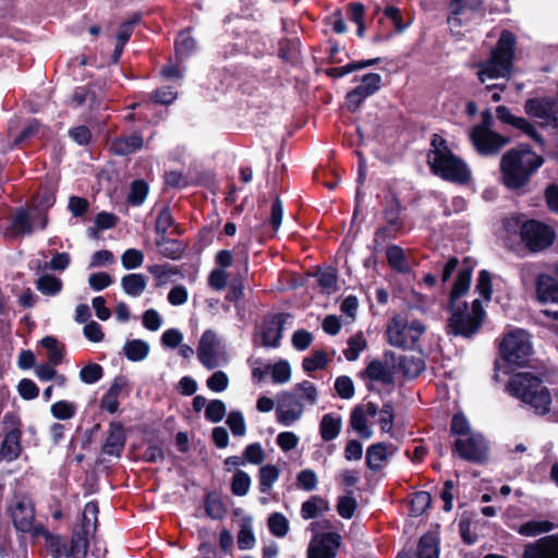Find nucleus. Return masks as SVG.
Masks as SVG:
<instances>
[{
  "mask_svg": "<svg viewBox=\"0 0 558 558\" xmlns=\"http://www.w3.org/2000/svg\"><path fill=\"white\" fill-rule=\"evenodd\" d=\"M543 162V157L527 146L512 148L502 156L500 161L502 182L511 190L520 189L530 181Z\"/></svg>",
  "mask_w": 558,
  "mask_h": 558,
  "instance_id": "1",
  "label": "nucleus"
},
{
  "mask_svg": "<svg viewBox=\"0 0 558 558\" xmlns=\"http://www.w3.org/2000/svg\"><path fill=\"white\" fill-rule=\"evenodd\" d=\"M427 162L433 173L444 180L463 184L471 178V171L466 163L456 156L447 147L445 140L438 135H434L432 140Z\"/></svg>",
  "mask_w": 558,
  "mask_h": 558,
  "instance_id": "2",
  "label": "nucleus"
},
{
  "mask_svg": "<svg viewBox=\"0 0 558 558\" xmlns=\"http://www.w3.org/2000/svg\"><path fill=\"white\" fill-rule=\"evenodd\" d=\"M508 392L521 401L523 408L541 416L549 388L530 373H519L507 385Z\"/></svg>",
  "mask_w": 558,
  "mask_h": 558,
  "instance_id": "3",
  "label": "nucleus"
},
{
  "mask_svg": "<svg viewBox=\"0 0 558 558\" xmlns=\"http://www.w3.org/2000/svg\"><path fill=\"white\" fill-rule=\"evenodd\" d=\"M515 40L510 32H502L490 58L482 63L477 73L478 80L485 83L487 78L507 77L512 69L513 47Z\"/></svg>",
  "mask_w": 558,
  "mask_h": 558,
  "instance_id": "4",
  "label": "nucleus"
},
{
  "mask_svg": "<svg viewBox=\"0 0 558 558\" xmlns=\"http://www.w3.org/2000/svg\"><path fill=\"white\" fill-rule=\"evenodd\" d=\"M506 228L509 232L519 230L522 242L532 252L548 247L554 240V231L536 220L522 221L519 217H513L507 220Z\"/></svg>",
  "mask_w": 558,
  "mask_h": 558,
  "instance_id": "5",
  "label": "nucleus"
},
{
  "mask_svg": "<svg viewBox=\"0 0 558 558\" xmlns=\"http://www.w3.org/2000/svg\"><path fill=\"white\" fill-rule=\"evenodd\" d=\"M502 359L513 366H524L533 353L531 336L523 329H512L505 333L500 342Z\"/></svg>",
  "mask_w": 558,
  "mask_h": 558,
  "instance_id": "6",
  "label": "nucleus"
},
{
  "mask_svg": "<svg viewBox=\"0 0 558 558\" xmlns=\"http://www.w3.org/2000/svg\"><path fill=\"white\" fill-rule=\"evenodd\" d=\"M425 330V325L420 320L398 316L387 327L388 342L397 348L410 349L420 340Z\"/></svg>",
  "mask_w": 558,
  "mask_h": 558,
  "instance_id": "7",
  "label": "nucleus"
},
{
  "mask_svg": "<svg viewBox=\"0 0 558 558\" xmlns=\"http://www.w3.org/2000/svg\"><path fill=\"white\" fill-rule=\"evenodd\" d=\"M450 310L451 317L449 318L448 328L453 335L470 337L478 330L484 319V311L480 300L473 301L471 312L468 311L466 303L450 307Z\"/></svg>",
  "mask_w": 558,
  "mask_h": 558,
  "instance_id": "8",
  "label": "nucleus"
},
{
  "mask_svg": "<svg viewBox=\"0 0 558 558\" xmlns=\"http://www.w3.org/2000/svg\"><path fill=\"white\" fill-rule=\"evenodd\" d=\"M199 362L208 369L228 362V355L219 336L211 329L203 332L197 347Z\"/></svg>",
  "mask_w": 558,
  "mask_h": 558,
  "instance_id": "9",
  "label": "nucleus"
},
{
  "mask_svg": "<svg viewBox=\"0 0 558 558\" xmlns=\"http://www.w3.org/2000/svg\"><path fill=\"white\" fill-rule=\"evenodd\" d=\"M482 3L483 0H451L447 19L450 32L460 35L461 28L472 21L474 14L481 10Z\"/></svg>",
  "mask_w": 558,
  "mask_h": 558,
  "instance_id": "10",
  "label": "nucleus"
},
{
  "mask_svg": "<svg viewBox=\"0 0 558 558\" xmlns=\"http://www.w3.org/2000/svg\"><path fill=\"white\" fill-rule=\"evenodd\" d=\"M304 413V403L291 390L282 391L277 396L276 418L282 426H292L301 420Z\"/></svg>",
  "mask_w": 558,
  "mask_h": 558,
  "instance_id": "11",
  "label": "nucleus"
},
{
  "mask_svg": "<svg viewBox=\"0 0 558 558\" xmlns=\"http://www.w3.org/2000/svg\"><path fill=\"white\" fill-rule=\"evenodd\" d=\"M44 229L47 226V216L39 208L20 209L12 217L10 233L13 236L29 235L36 227Z\"/></svg>",
  "mask_w": 558,
  "mask_h": 558,
  "instance_id": "12",
  "label": "nucleus"
},
{
  "mask_svg": "<svg viewBox=\"0 0 558 558\" xmlns=\"http://www.w3.org/2000/svg\"><path fill=\"white\" fill-rule=\"evenodd\" d=\"M454 451L464 460L481 462L487 457L488 446L483 435L475 432L459 437L454 441Z\"/></svg>",
  "mask_w": 558,
  "mask_h": 558,
  "instance_id": "13",
  "label": "nucleus"
},
{
  "mask_svg": "<svg viewBox=\"0 0 558 558\" xmlns=\"http://www.w3.org/2000/svg\"><path fill=\"white\" fill-rule=\"evenodd\" d=\"M5 436L1 446L0 454L7 460H13L21 452V424L13 414H5L3 417Z\"/></svg>",
  "mask_w": 558,
  "mask_h": 558,
  "instance_id": "14",
  "label": "nucleus"
},
{
  "mask_svg": "<svg viewBox=\"0 0 558 558\" xmlns=\"http://www.w3.org/2000/svg\"><path fill=\"white\" fill-rule=\"evenodd\" d=\"M15 527L21 532H31L34 526V507L32 500L24 495H17L9 508Z\"/></svg>",
  "mask_w": 558,
  "mask_h": 558,
  "instance_id": "15",
  "label": "nucleus"
},
{
  "mask_svg": "<svg viewBox=\"0 0 558 558\" xmlns=\"http://www.w3.org/2000/svg\"><path fill=\"white\" fill-rule=\"evenodd\" d=\"M524 110L526 114L542 120L544 125L558 126V108L554 100L548 98H532L526 100Z\"/></svg>",
  "mask_w": 558,
  "mask_h": 558,
  "instance_id": "16",
  "label": "nucleus"
},
{
  "mask_svg": "<svg viewBox=\"0 0 558 558\" xmlns=\"http://www.w3.org/2000/svg\"><path fill=\"white\" fill-rule=\"evenodd\" d=\"M470 136L476 150L482 155L496 154L509 143L508 137L495 131L472 129Z\"/></svg>",
  "mask_w": 558,
  "mask_h": 558,
  "instance_id": "17",
  "label": "nucleus"
},
{
  "mask_svg": "<svg viewBox=\"0 0 558 558\" xmlns=\"http://www.w3.org/2000/svg\"><path fill=\"white\" fill-rule=\"evenodd\" d=\"M340 536L336 533L316 535L310 542L307 558H336Z\"/></svg>",
  "mask_w": 558,
  "mask_h": 558,
  "instance_id": "18",
  "label": "nucleus"
},
{
  "mask_svg": "<svg viewBox=\"0 0 558 558\" xmlns=\"http://www.w3.org/2000/svg\"><path fill=\"white\" fill-rule=\"evenodd\" d=\"M377 415V405L373 402L356 405L350 417L351 427L364 439H369L373 436V429L368 424L369 417Z\"/></svg>",
  "mask_w": 558,
  "mask_h": 558,
  "instance_id": "19",
  "label": "nucleus"
},
{
  "mask_svg": "<svg viewBox=\"0 0 558 558\" xmlns=\"http://www.w3.org/2000/svg\"><path fill=\"white\" fill-rule=\"evenodd\" d=\"M523 558H558V534L525 545Z\"/></svg>",
  "mask_w": 558,
  "mask_h": 558,
  "instance_id": "20",
  "label": "nucleus"
},
{
  "mask_svg": "<svg viewBox=\"0 0 558 558\" xmlns=\"http://www.w3.org/2000/svg\"><path fill=\"white\" fill-rule=\"evenodd\" d=\"M288 315H276L266 320L262 327V339L265 347L276 348L280 343L282 336L283 324Z\"/></svg>",
  "mask_w": 558,
  "mask_h": 558,
  "instance_id": "21",
  "label": "nucleus"
},
{
  "mask_svg": "<svg viewBox=\"0 0 558 558\" xmlns=\"http://www.w3.org/2000/svg\"><path fill=\"white\" fill-rule=\"evenodd\" d=\"M472 271L469 268L460 269L450 292L449 305L450 307L461 306L463 302L459 299L468 293L471 284Z\"/></svg>",
  "mask_w": 558,
  "mask_h": 558,
  "instance_id": "22",
  "label": "nucleus"
},
{
  "mask_svg": "<svg viewBox=\"0 0 558 558\" xmlns=\"http://www.w3.org/2000/svg\"><path fill=\"white\" fill-rule=\"evenodd\" d=\"M537 296L542 302L558 303V279L549 275H541L536 284Z\"/></svg>",
  "mask_w": 558,
  "mask_h": 558,
  "instance_id": "23",
  "label": "nucleus"
},
{
  "mask_svg": "<svg viewBox=\"0 0 558 558\" xmlns=\"http://www.w3.org/2000/svg\"><path fill=\"white\" fill-rule=\"evenodd\" d=\"M342 428V420L340 415L328 413L325 414L319 423V434L325 441L336 439Z\"/></svg>",
  "mask_w": 558,
  "mask_h": 558,
  "instance_id": "24",
  "label": "nucleus"
},
{
  "mask_svg": "<svg viewBox=\"0 0 558 558\" xmlns=\"http://www.w3.org/2000/svg\"><path fill=\"white\" fill-rule=\"evenodd\" d=\"M72 102L74 106H87L92 111L100 108L102 102V95L95 88H80L73 97Z\"/></svg>",
  "mask_w": 558,
  "mask_h": 558,
  "instance_id": "25",
  "label": "nucleus"
},
{
  "mask_svg": "<svg viewBox=\"0 0 558 558\" xmlns=\"http://www.w3.org/2000/svg\"><path fill=\"white\" fill-rule=\"evenodd\" d=\"M124 444L125 436L123 428L120 425L111 424L108 437L104 445V452L119 457L124 448Z\"/></svg>",
  "mask_w": 558,
  "mask_h": 558,
  "instance_id": "26",
  "label": "nucleus"
},
{
  "mask_svg": "<svg viewBox=\"0 0 558 558\" xmlns=\"http://www.w3.org/2000/svg\"><path fill=\"white\" fill-rule=\"evenodd\" d=\"M143 146V138L138 134H132L124 137L116 138L111 145L110 149L120 156L130 155Z\"/></svg>",
  "mask_w": 558,
  "mask_h": 558,
  "instance_id": "27",
  "label": "nucleus"
},
{
  "mask_svg": "<svg viewBox=\"0 0 558 558\" xmlns=\"http://www.w3.org/2000/svg\"><path fill=\"white\" fill-rule=\"evenodd\" d=\"M391 452L388 447L383 442H377L368 447L366 451V464L373 471H378L383 468L384 463L388 460Z\"/></svg>",
  "mask_w": 558,
  "mask_h": 558,
  "instance_id": "28",
  "label": "nucleus"
},
{
  "mask_svg": "<svg viewBox=\"0 0 558 558\" xmlns=\"http://www.w3.org/2000/svg\"><path fill=\"white\" fill-rule=\"evenodd\" d=\"M125 386L122 378H116L107 393L102 397L100 407L109 413H114L119 409V397Z\"/></svg>",
  "mask_w": 558,
  "mask_h": 558,
  "instance_id": "29",
  "label": "nucleus"
},
{
  "mask_svg": "<svg viewBox=\"0 0 558 558\" xmlns=\"http://www.w3.org/2000/svg\"><path fill=\"white\" fill-rule=\"evenodd\" d=\"M121 286L128 295L138 298L145 291L147 282L142 274H129L122 277Z\"/></svg>",
  "mask_w": 558,
  "mask_h": 558,
  "instance_id": "30",
  "label": "nucleus"
},
{
  "mask_svg": "<svg viewBox=\"0 0 558 558\" xmlns=\"http://www.w3.org/2000/svg\"><path fill=\"white\" fill-rule=\"evenodd\" d=\"M279 476L280 470L276 465H263L258 472L259 492L262 494H269Z\"/></svg>",
  "mask_w": 558,
  "mask_h": 558,
  "instance_id": "31",
  "label": "nucleus"
},
{
  "mask_svg": "<svg viewBox=\"0 0 558 558\" xmlns=\"http://www.w3.org/2000/svg\"><path fill=\"white\" fill-rule=\"evenodd\" d=\"M123 351L128 360L140 362L147 357L149 345L144 340L134 339L125 342Z\"/></svg>",
  "mask_w": 558,
  "mask_h": 558,
  "instance_id": "32",
  "label": "nucleus"
},
{
  "mask_svg": "<svg viewBox=\"0 0 558 558\" xmlns=\"http://www.w3.org/2000/svg\"><path fill=\"white\" fill-rule=\"evenodd\" d=\"M328 509L326 501L319 496H312L302 504L301 515L304 520L318 517Z\"/></svg>",
  "mask_w": 558,
  "mask_h": 558,
  "instance_id": "33",
  "label": "nucleus"
},
{
  "mask_svg": "<svg viewBox=\"0 0 558 558\" xmlns=\"http://www.w3.org/2000/svg\"><path fill=\"white\" fill-rule=\"evenodd\" d=\"M156 244L160 254L171 259H178L183 252V247L180 242L171 240L165 234H161L160 238L157 239Z\"/></svg>",
  "mask_w": 558,
  "mask_h": 558,
  "instance_id": "34",
  "label": "nucleus"
},
{
  "mask_svg": "<svg viewBox=\"0 0 558 558\" xmlns=\"http://www.w3.org/2000/svg\"><path fill=\"white\" fill-rule=\"evenodd\" d=\"M291 391L294 392L304 404L308 403L311 405H314L317 402V389L315 385L308 380H304L300 384H296L295 386H293Z\"/></svg>",
  "mask_w": 558,
  "mask_h": 558,
  "instance_id": "35",
  "label": "nucleus"
},
{
  "mask_svg": "<svg viewBox=\"0 0 558 558\" xmlns=\"http://www.w3.org/2000/svg\"><path fill=\"white\" fill-rule=\"evenodd\" d=\"M148 270L154 276L157 288L167 284L169 281H171L173 276L179 274V269L169 264L154 265L150 266Z\"/></svg>",
  "mask_w": 558,
  "mask_h": 558,
  "instance_id": "36",
  "label": "nucleus"
},
{
  "mask_svg": "<svg viewBox=\"0 0 558 558\" xmlns=\"http://www.w3.org/2000/svg\"><path fill=\"white\" fill-rule=\"evenodd\" d=\"M252 485L251 476L243 470H236L231 481V492L233 495L243 497L247 495Z\"/></svg>",
  "mask_w": 558,
  "mask_h": 558,
  "instance_id": "37",
  "label": "nucleus"
},
{
  "mask_svg": "<svg viewBox=\"0 0 558 558\" xmlns=\"http://www.w3.org/2000/svg\"><path fill=\"white\" fill-rule=\"evenodd\" d=\"M555 525L549 521H529L518 527V533L523 536H537L554 530Z\"/></svg>",
  "mask_w": 558,
  "mask_h": 558,
  "instance_id": "38",
  "label": "nucleus"
},
{
  "mask_svg": "<svg viewBox=\"0 0 558 558\" xmlns=\"http://www.w3.org/2000/svg\"><path fill=\"white\" fill-rule=\"evenodd\" d=\"M439 548L436 537L432 534L423 535L418 543V558H438Z\"/></svg>",
  "mask_w": 558,
  "mask_h": 558,
  "instance_id": "39",
  "label": "nucleus"
},
{
  "mask_svg": "<svg viewBox=\"0 0 558 558\" xmlns=\"http://www.w3.org/2000/svg\"><path fill=\"white\" fill-rule=\"evenodd\" d=\"M268 529L276 537H284L290 529L287 517L280 512H274L268 517Z\"/></svg>",
  "mask_w": 558,
  "mask_h": 558,
  "instance_id": "40",
  "label": "nucleus"
},
{
  "mask_svg": "<svg viewBox=\"0 0 558 558\" xmlns=\"http://www.w3.org/2000/svg\"><path fill=\"white\" fill-rule=\"evenodd\" d=\"M315 278L319 287L327 294L332 293L337 289V276L333 268L319 269L315 274Z\"/></svg>",
  "mask_w": 558,
  "mask_h": 558,
  "instance_id": "41",
  "label": "nucleus"
},
{
  "mask_svg": "<svg viewBox=\"0 0 558 558\" xmlns=\"http://www.w3.org/2000/svg\"><path fill=\"white\" fill-rule=\"evenodd\" d=\"M399 366L405 376L414 378L423 371L424 362L420 356H403L400 359Z\"/></svg>",
  "mask_w": 558,
  "mask_h": 558,
  "instance_id": "42",
  "label": "nucleus"
},
{
  "mask_svg": "<svg viewBox=\"0 0 558 558\" xmlns=\"http://www.w3.org/2000/svg\"><path fill=\"white\" fill-rule=\"evenodd\" d=\"M98 506L94 501H89L85 505L83 511V526L82 531L85 534H93L97 525Z\"/></svg>",
  "mask_w": 558,
  "mask_h": 558,
  "instance_id": "43",
  "label": "nucleus"
},
{
  "mask_svg": "<svg viewBox=\"0 0 558 558\" xmlns=\"http://www.w3.org/2000/svg\"><path fill=\"white\" fill-rule=\"evenodd\" d=\"M379 61L378 58L369 59L366 61H357V62H351L347 65L339 66V68H332L327 71L328 75L335 78L342 77L353 71L361 70L367 66H371Z\"/></svg>",
  "mask_w": 558,
  "mask_h": 558,
  "instance_id": "44",
  "label": "nucleus"
},
{
  "mask_svg": "<svg viewBox=\"0 0 558 558\" xmlns=\"http://www.w3.org/2000/svg\"><path fill=\"white\" fill-rule=\"evenodd\" d=\"M542 417L558 423V388L550 389L547 393Z\"/></svg>",
  "mask_w": 558,
  "mask_h": 558,
  "instance_id": "45",
  "label": "nucleus"
},
{
  "mask_svg": "<svg viewBox=\"0 0 558 558\" xmlns=\"http://www.w3.org/2000/svg\"><path fill=\"white\" fill-rule=\"evenodd\" d=\"M37 289L47 295L57 294L62 288V281L51 275H44L36 282Z\"/></svg>",
  "mask_w": 558,
  "mask_h": 558,
  "instance_id": "46",
  "label": "nucleus"
},
{
  "mask_svg": "<svg viewBox=\"0 0 558 558\" xmlns=\"http://www.w3.org/2000/svg\"><path fill=\"white\" fill-rule=\"evenodd\" d=\"M43 347L48 351L47 357L51 364H59L63 359V347L59 344L56 338L45 337L41 340Z\"/></svg>",
  "mask_w": 558,
  "mask_h": 558,
  "instance_id": "47",
  "label": "nucleus"
},
{
  "mask_svg": "<svg viewBox=\"0 0 558 558\" xmlns=\"http://www.w3.org/2000/svg\"><path fill=\"white\" fill-rule=\"evenodd\" d=\"M365 374L372 380L383 383H388L390 380V373L388 368L378 360H374L367 365Z\"/></svg>",
  "mask_w": 558,
  "mask_h": 558,
  "instance_id": "48",
  "label": "nucleus"
},
{
  "mask_svg": "<svg viewBox=\"0 0 558 558\" xmlns=\"http://www.w3.org/2000/svg\"><path fill=\"white\" fill-rule=\"evenodd\" d=\"M365 348L366 340L361 333H357L349 339L348 349L343 353L348 361H355Z\"/></svg>",
  "mask_w": 558,
  "mask_h": 558,
  "instance_id": "49",
  "label": "nucleus"
},
{
  "mask_svg": "<svg viewBox=\"0 0 558 558\" xmlns=\"http://www.w3.org/2000/svg\"><path fill=\"white\" fill-rule=\"evenodd\" d=\"M90 534H85L83 531H78L73 535L70 548L71 556L74 558H83L87 554V537Z\"/></svg>",
  "mask_w": 558,
  "mask_h": 558,
  "instance_id": "50",
  "label": "nucleus"
},
{
  "mask_svg": "<svg viewBox=\"0 0 558 558\" xmlns=\"http://www.w3.org/2000/svg\"><path fill=\"white\" fill-rule=\"evenodd\" d=\"M148 193V185L143 180H136L131 185L128 201L131 205L138 206L144 203Z\"/></svg>",
  "mask_w": 558,
  "mask_h": 558,
  "instance_id": "51",
  "label": "nucleus"
},
{
  "mask_svg": "<svg viewBox=\"0 0 558 558\" xmlns=\"http://www.w3.org/2000/svg\"><path fill=\"white\" fill-rule=\"evenodd\" d=\"M328 362L327 354L322 350H317L311 356L305 357L302 365L306 372H313L326 367Z\"/></svg>",
  "mask_w": 558,
  "mask_h": 558,
  "instance_id": "52",
  "label": "nucleus"
},
{
  "mask_svg": "<svg viewBox=\"0 0 558 558\" xmlns=\"http://www.w3.org/2000/svg\"><path fill=\"white\" fill-rule=\"evenodd\" d=\"M196 48L195 39L187 33L183 32L175 41L177 54L181 58L190 56Z\"/></svg>",
  "mask_w": 558,
  "mask_h": 558,
  "instance_id": "53",
  "label": "nucleus"
},
{
  "mask_svg": "<svg viewBox=\"0 0 558 558\" xmlns=\"http://www.w3.org/2000/svg\"><path fill=\"white\" fill-rule=\"evenodd\" d=\"M265 450L259 442L250 444L243 451L244 462L259 465L265 460Z\"/></svg>",
  "mask_w": 558,
  "mask_h": 558,
  "instance_id": "54",
  "label": "nucleus"
},
{
  "mask_svg": "<svg viewBox=\"0 0 558 558\" xmlns=\"http://www.w3.org/2000/svg\"><path fill=\"white\" fill-rule=\"evenodd\" d=\"M432 504V496L427 492H417L411 499V512L413 515H421Z\"/></svg>",
  "mask_w": 558,
  "mask_h": 558,
  "instance_id": "55",
  "label": "nucleus"
},
{
  "mask_svg": "<svg viewBox=\"0 0 558 558\" xmlns=\"http://www.w3.org/2000/svg\"><path fill=\"white\" fill-rule=\"evenodd\" d=\"M380 84L381 76L379 74L368 73L362 77L361 84L357 86V88L368 97L380 88Z\"/></svg>",
  "mask_w": 558,
  "mask_h": 558,
  "instance_id": "56",
  "label": "nucleus"
},
{
  "mask_svg": "<svg viewBox=\"0 0 558 558\" xmlns=\"http://www.w3.org/2000/svg\"><path fill=\"white\" fill-rule=\"evenodd\" d=\"M378 424L383 433H390L393 426V408L390 403H385L380 410L377 409Z\"/></svg>",
  "mask_w": 558,
  "mask_h": 558,
  "instance_id": "57",
  "label": "nucleus"
},
{
  "mask_svg": "<svg viewBox=\"0 0 558 558\" xmlns=\"http://www.w3.org/2000/svg\"><path fill=\"white\" fill-rule=\"evenodd\" d=\"M270 368H271V378H272L274 383L286 384L290 380L291 367L287 361L281 360L279 362H277L275 365H272Z\"/></svg>",
  "mask_w": 558,
  "mask_h": 558,
  "instance_id": "58",
  "label": "nucleus"
},
{
  "mask_svg": "<svg viewBox=\"0 0 558 558\" xmlns=\"http://www.w3.org/2000/svg\"><path fill=\"white\" fill-rule=\"evenodd\" d=\"M226 404L221 400L210 401L205 410V416L213 423L220 422L226 415Z\"/></svg>",
  "mask_w": 558,
  "mask_h": 558,
  "instance_id": "59",
  "label": "nucleus"
},
{
  "mask_svg": "<svg viewBox=\"0 0 558 558\" xmlns=\"http://www.w3.org/2000/svg\"><path fill=\"white\" fill-rule=\"evenodd\" d=\"M227 424L234 436L241 437V436L245 435L246 425H245V421H244V417L241 412H239V411L230 412V414L227 418Z\"/></svg>",
  "mask_w": 558,
  "mask_h": 558,
  "instance_id": "60",
  "label": "nucleus"
},
{
  "mask_svg": "<svg viewBox=\"0 0 558 558\" xmlns=\"http://www.w3.org/2000/svg\"><path fill=\"white\" fill-rule=\"evenodd\" d=\"M102 377V367L99 364L92 363L84 366L80 372V378L83 383L92 385Z\"/></svg>",
  "mask_w": 558,
  "mask_h": 558,
  "instance_id": "61",
  "label": "nucleus"
},
{
  "mask_svg": "<svg viewBox=\"0 0 558 558\" xmlns=\"http://www.w3.org/2000/svg\"><path fill=\"white\" fill-rule=\"evenodd\" d=\"M238 545L242 550L251 549L255 545V536L250 523H243L238 534Z\"/></svg>",
  "mask_w": 558,
  "mask_h": 558,
  "instance_id": "62",
  "label": "nucleus"
},
{
  "mask_svg": "<svg viewBox=\"0 0 558 558\" xmlns=\"http://www.w3.org/2000/svg\"><path fill=\"white\" fill-rule=\"evenodd\" d=\"M208 389L214 392H222L229 386V378L222 371L215 372L206 381Z\"/></svg>",
  "mask_w": 558,
  "mask_h": 558,
  "instance_id": "63",
  "label": "nucleus"
},
{
  "mask_svg": "<svg viewBox=\"0 0 558 558\" xmlns=\"http://www.w3.org/2000/svg\"><path fill=\"white\" fill-rule=\"evenodd\" d=\"M121 262L125 269H134L143 264L144 254L138 250L129 248L123 253Z\"/></svg>",
  "mask_w": 558,
  "mask_h": 558,
  "instance_id": "64",
  "label": "nucleus"
}]
</instances>
